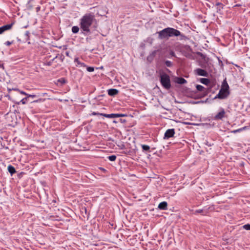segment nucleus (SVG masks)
Instances as JSON below:
<instances>
[{
    "label": "nucleus",
    "instance_id": "nucleus-2",
    "mask_svg": "<svg viewBox=\"0 0 250 250\" xmlns=\"http://www.w3.org/2000/svg\"><path fill=\"white\" fill-rule=\"evenodd\" d=\"M159 37L161 39L170 37L181 36L182 39L185 37L184 35H181V32L174 28L167 27L158 32Z\"/></svg>",
    "mask_w": 250,
    "mask_h": 250
},
{
    "label": "nucleus",
    "instance_id": "nucleus-18",
    "mask_svg": "<svg viewBox=\"0 0 250 250\" xmlns=\"http://www.w3.org/2000/svg\"><path fill=\"white\" fill-rule=\"evenodd\" d=\"M141 146H142V148L143 150H144V151H148L150 149L149 146H147V145H142Z\"/></svg>",
    "mask_w": 250,
    "mask_h": 250
},
{
    "label": "nucleus",
    "instance_id": "nucleus-12",
    "mask_svg": "<svg viewBox=\"0 0 250 250\" xmlns=\"http://www.w3.org/2000/svg\"><path fill=\"white\" fill-rule=\"evenodd\" d=\"M8 172L11 174L13 175V174L16 173V170L14 167H13L11 165H9L8 166Z\"/></svg>",
    "mask_w": 250,
    "mask_h": 250
},
{
    "label": "nucleus",
    "instance_id": "nucleus-11",
    "mask_svg": "<svg viewBox=\"0 0 250 250\" xmlns=\"http://www.w3.org/2000/svg\"><path fill=\"white\" fill-rule=\"evenodd\" d=\"M175 82L179 84H184L187 83V81L183 78H176Z\"/></svg>",
    "mask_w": 250,
    "mask_h": 250
},
{
    "label": "nucleus",
    "instance_id": "nucleus-15",
    "mask_svg": "<svg viewBox=\"0 0 250 250\" xmlns=\"http://www.w3.org/2000/svg\"><path fill=\"white\" fill-rule=\"evenodd\" d=\"M75 62L77 63V66H79L80 67H85L86 65L84 63L81 62L78 59H75Z\"/></svg>",
    "mask_w": 250,
    "mask_h": 250
},
{
    "label": "nucleus",
    "instance_id": "nucleus-27",
    "mask_svg": "<svg viewBox=\"0 0 250 250\" xmlns=\"http://www.w3.org/2000/svg\"><path fill=\"white\" fill-rule=\"evenodd\" d=\"M116 114V117H125L126 116L125 114Z\"/></svg>",
    "mask_w": 250,
    "mask_h": 250
},
{
    "label": "nucleus",
    "instance_id": "nucleus-36",
    "mask_svg": "<svg viewBox=\"0 0 250 250\" xmlns=\"http://www.w3.org/2000/svg\"><path fill=\"white\" fill-rule=\"evenodd\" d=\"M121 121L122 122H125V120H122V119L121 120Z\"/></svg>",
    "mask_w": 250,
    "mask_h": 250
},
{
    "label": "nucleus",
    "instance_id": "nucleus-10",
    "mask_svg": "<svg viewBox=\"0 0 250 250\" xmlns=\"http://www.w3.org/2000/svg\"><path fill=\"white\" fill-rule=\"evenodd\" d=\"M118 90L116 89H110L108 90V94L110 96H114L117 94Z\"/></svg>",
    "mask_w": 250,
    "mask_h": 250
},
{
    "label": "nucleus",
    "instance_id": "nucleus-32",
    "mask_svg": "<svg viewBox=\"0 0 250 250\" xmlns=\"http://www.w3.org/2000/svg\"><path fill=\"white\" fill-rule=\"evenodd\" d=\"M41 101H42V99H40L39 100H35L33 102H34V103H38V102H41Z\"/></svg>",
    "mask_w": 250,
    "mask_h": 250
},
{
    "label": "nucleus",
    "instance_id": "nucleus-6",
    "mask_svg": "<svg viewBox=\"0 0 250 250\" xmlns=\"http://www.w3.org/2000/svg\"><path fill=\"white\" fill-rule=\"evenodd\" d=\"M226 112L225 110L222 108L220 112H219L214 117L215 120H221L225 117Z\"/></svg>",
    "mask_w": 250,
    "mask_h": 250
},
{
    "label": "nucleus",
    "instance_id": "nucleus-33",
    "mask_svg": "<svg viewBox=\"0 0 250 250\" xmlns=\"http://www.w3.org/2000/svg\"><path fill=\"white\" fill-rule=\"evenodd\" d=\"M170 54H171V56H175V54H174V53L173 51H171V52H170Z\"/></svg>",
    "mask_w": 250,
    "mask_h": 250
},
{
    "label": "nucleus",
    "instance_id": "nucleus-29",
    "mask_svg": "<svg viewBox=\"0 0 250 250\" xmlns=\"http://www.w3.org/2000/svg\"><path fill=\"white\" fill-rule=\"evenodd\" d=\"M202 212H203V210L202 209H197V210H195L194 213L195 214L200 213H202Z\"/></svg>",
    "mask_w": 250,
    "mask_h": 250
},
{
    "label": "nucleus",
    "instance_id": "nucleus-17",
    "mask_svg": "<svg viewBox=\"0 0 250 250\" xmlns=\"http://www.w3.org/2000/svg\"><path fill=\"white\" fill-rule=\"evenodd\" d=\"M196 89L199 91H204L205 88L201 85H197Z\"/></svg>",
    "mask_w": 250,
    "mask_h": 250
},
{
    "label": "nucleus",
    "instance_id": "nucleus-20",
    "mask_svg": "<svg viewBox=\"0 0 250 250\" xmlns=\"http://www.w3.org/2000/svg\"><path fill=\"white\" fill-rule=\"evenodd\" d=\"M14 90L18 91V92H19L21 94H22V95H25V96H26V95H27V93L26 92H25L19 89L16 88V89H14Z\"/></svg>",
    "mask_w": 250,
    "mask_h": 250
},
{
    "label": "nucleus",
    "instance_id": "nucleus-3",
    "mask_svg": "<svg viewBox=\"0 0 250 250\" xmlns=\"http://www.w3.org/2000/svg\"><path fill=\"white\" fill-rule=\"evenodd\" d=\"M229 86L226 80H224L221 88L219 91L218 94L215 96V99L219 98L223 99L226 98L229 95Z\"/></svg>",
    "mask_w": 250,
    "mask_h": 250
},
{
    "label": "nucleus",
    "instance_id": "nucleus-25",
    "mask_svg": "<svg viewBox=\"0 0 250 250\" xmlns=\"http://www.w3.org/2000/svg\"><path fill=\"white\" fill-rule=\"evenodd\" d=\"M26 101H27V98H24L23 99H22L21 101L20 102L23 104H26Z\"/></svg>",
    "mask_w": 250,
    "mask_h": 250
},
{
    "label": "nucleus",
    "instance_id": "nucleus-8",
    "mask_svg": "<svg viewBox=\"0 0 250 250\" xmlns=\"http://www.w3.org/2000/svg\"><path fill=\"white\" fill-rule=\"evenodd\" d=\"M13 25V23L6 24L0 27V34H2L4 31L10 29Z\"/></svg>",
    "mask_w": 250,
    "mask_h": 250
},
{
    "label": "nucleus",
    "instance_id": "nucleus-9",
    "mask_svg": "<svg viewBox=\"0 0 250 250\" xmlns=\"http://www.w3.org/2000/svg\"><path fill=\"white\" fill-rule=\"evenodd\" d=\"M167 203L164 201L160 203L158 205V208L160 209L165 210L167 208Z\"/></svg>",
    "mask_w": 250,
    "mask_h": 250
},
{
    "label": "nucleus",
    "instance_id": "nucleus-14",
    "mask_svg": "<svg viewBox=\"0 0 250 250\" xmlns=\"http://www.w3.org/2000/svg\"><path fill=\"white\" fill-rule=\"evenodd\" d=\"M100 116H103L106 118H116V114H101Z\"/></svg>",
    "mask_w": 250,
    "mask_h": 250
},
{
    "label": "nucleus",
    "instance_id": "nucleus-34",
    "mask_svg": "<svg viewBox=\"0 0 250 250\" xmlns=\"http://www.w3.org/2000/svg\"><path fill=\"white\" fill-rule=\"evenodd\" d=\"M216 5H222V3H221L218 2V3H216Z\"/></svg>",
    "mask_w": 250,
    "mask_h": 250
},
{
    "label": "nucleus",
    "instance_id": "nucleus-23",
    "mask_svg": "<svg viewBox=\"0 0 250 250\" xmlns=\"http://www.w3.org/2000/svg\"><path fill=\"white\" fill-rule=\"evenodd\" d=\"M165 63L167 67H170L172 66V62L170 61H167Z\"/></svg>",
    "mask_w": 250,
    "mask_h": 250
},
{
    "label": "nucleus",
    "instance_id": "nucleus-16",
    "mask_svg": "<svg viewBox=\"0 0 250 250\" xmlns=\"http://www.w3.org/2000/svg\"><path fill=\"white\" fill-rule=\"evenodd\" d=\"M79 31V27L77 26H74L72 28V32L74 33H78Z\"/></svg>",
    "mask_w": 250,
    "mask_h": 250
},
{
    "label": "nucleus",
    "instance_id": "nucleus-30",
    "mask_svg": "<svg viewBox=\"0 0 250 250\" xmlns=\"http://www.w3.org/2000/svg\"><path fill=\"white\" fill-rule=\"evenodd\" d=\"M59 82L61 83H65V81L63 79H61L58 80Z\"/></svg>",
    "mask_w": 250,
    "mask_h": 250
},
{
    "label": "nucleus",
    "instance_id": "nucleus-31",
    "mask_svg": "<svg viewBox=\"0 0 250 250\" xmlns=\"http://www.w3.org/2000/svg\"><path fill=\"white\" fill-rule=\"evenodd\" d=\"M101 113H98V112H93L92 113H91V115H100Z\"/></svg>",
    "mask_w": 250,
    "mask_h": 250
},
{
    "label": "nucleus",
    "instance_id": "nucleus-7",
    "mask_svg": "<svg viewBox=\"0 0 250 250\" xmlns=\"http://www.w3.org/2000/svg\"><path fill=\"white\" fill-rule=\"evenodd\" d=\"M194 71L195 73L199 76L207 77L208 75V73L207 71L201 68H197L195 69Z\"/></svg>",
    "mask_w": 250,
    "mask_h": 250
},
{
    "label": "nucleus",
    "instance_id": "nucleus-21",
    "mask_svg": "<svg viewBox=\"0 0 250 250\" xmlns=\"http://www.w3.org/2000/svg\"><path fill=\"white\" fill-rule=\"evenodd\" d=\"M242 227L246 230H250V224L245 225Z\"/></svg>",
    "mask_w": 250,
    "mask_h": 250
},
{
    "label": "nucleus",
    "instance_id": "nucleus-24",
    "mask_svg": "<svg viewBox=\"0 0 250 250\" xmlns=\"http://www.w3.org/2000/svg\"><path fill=\"white\" fill-rule=\"evenodd\" d=\"M87 70L88 72H93L94 70V68L93 67H87Z\"/></svg>",
    "mask_w": 250,
    "mask_h": 250
},
{
    "label": "nucleus",
    "instance_id": "nucleus-22",
    "mask_svg": "<svg viewBox=\"0 0 250 250\" xmlns=\"http://www.w3.org/2000/svg\"><path fill=\"white\" fill-rule=\"evenodd\" d=\"M26 96H27V97H26L27 98H29V97L34 98L37 96V95H36L35 94H29L28 93H27V95H26Z\"/></svg>",
    "mask_w": 250,
    "mask_h": 250
},
{
    "label": "nucleus",
    "instance_id": "nucleus-1",
    "mask_svg": "<svg viewBox=\"0 0 250 250\" xmlns=\"http://www.w3.org/2000/svg\"><path fill=\"white\" fill-rule=\"evenodd\" d=\"M94 17L90 14H85L80 20V25L81 28L86 32L90 31V27L91 26Z\"/></svg>",
    "mask_w": 250,
    "mask_h": 250
},
{
    "label": "nucleus",
    "instance_id": "nucleus-4",
    "mask_svg": "<svg viewBox=\"0 0 250 250\" xmlns=\"http://www.w3.org/2000/svg\"><path fill=\"white\" fill-rule=\"evenodd\" d=\"M160 82L162 86L166 89H168L171 87L170 78L166 74H163L160 77Z\"/></svg>",
    "mask_w": 250,
    "mask_h": 250
},
{
    "label": "nucleus",
    "instance_id": "nucleus-35",
    "mask_svg": "<svg viewBox=\"0 0 250 250\" xmlns=\"http://www.w3.org/2000/svg\"><path fill=\"white\" fill-rule=\"evenodd\" d=\"M0 67L3 68V65L2 64H1L0 63Z\"/></svg>",
    "mask_w": 250,
    "mask_h": 250
},
{
    "label": "nucleus",
    "instance_id": "nucleus-19",
    "mask_svg": "<svg viewBox=\"0 0 250 250\" xmlns=\"http://www.w3.org/2000/svg\"><path fill=\"white\" fill-rule=\"evenodd\" d=\"M108 158L110 161H114L116 159V156L115 155H111L108 156Z\"/></svg>",
    "mask_w": 250,
    "mask_h": 250
},
{
    "label": "nucleus",
    "instance_id": "nucleus-28",
    "mask_svg": "<svg viewBox=\"0 0 250 250\" xmlns=\"http://www.w3.org/2000/svg\"><path fill=\"white\" fill-rule=\"evenodd\" d=\"M12 43H13V42H10V41H7L5 43V44L7 46H9Z\"/></svg>",
    "mask_w": 250,
    "mask_h": 250
},
{
    "label": "nucleus",
    "instance_id": "nucleus-26",
    "mask_svg": "<svg viewBox=\"0 0 250 250\" xmlns=\"http://www.w3.org/2000/svg\"><path fill=\"white\" fill-rule=\"evenodd\" d=\"M245 128H246V127H243V128H239V129L235 130L233 131V133H236V132H240V131H242L243 130H244Z\"/></svg>",
    "mask_w": 250,
    "mask_h": 250
},
{
    "label": "nucleus",
    "instance_id": "nucleus-5",
    "mask_svg": "<svg viewBox=\"0 0 250 250\" xmlns=\"http://www.w3.org/2000/svg\"><path fill=\"white\" fill-rule=\"evenodd\" d=\"M175 134V130L173 128L172 129H167L164 135V139H167L169 138H171L174 136Z\"/></svg>",
    "mask_w": 250,
    "mask_h": 250
},
{
    "label": "nucleus",
    "instance_id": "nucleus-13",
    "mask_svg": "<svg viewBox=\"0 0 250 250\" xmlns=\"http://www.w3.org/2000/svg\"><path fill=\"white\" fill-rule=\"evenodd\" d=\"M200 82L205 85H208L210 83L209 80L207 78H201Z\"/></svg>",
    "mask_w": 250,
    "mask_h": 250
}]
</instances>
